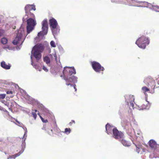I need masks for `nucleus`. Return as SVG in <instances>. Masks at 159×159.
I'll return each mask as SVG.
<instances>
[{
	"label": "nucleus",
	"mask_w": 159,
	"mask_h": 159,
	"mask_svg": "<svg viewBox=\"0 0 159 159\" xmlns=\"http://www.w3.org/2000/svg\"><path fill=\"white\" fill-rule=\"evenodd\" d=\"M50 45L51 46L53 47H56V45H55V43L53 41H52L50 42Z\"/></svg>",
	"instance_id": "nucleus-25"
},
{
	"label": "nucleus",
	"mask_w": 159,
	"mask_h": 159,
	"mask_svg": "<svg viewBox=\"0 0 159 159\" xmlns=\"http://www.w3.org/2000/svg\"><path fill=\"white\" fill-rule=\"evenodd\" d=\"M23 152V150H22L21 151H20L17 154H15L13 155L10 156L7 158V159H12L14 158L15 159L16 157H17L19 156Z\"/></svg>",
	"instance_id": "nucleus-16"
},
{
	"label": "nucleus",
	"mask_w": 159,
	"mask_h": 159,
	"mask_svg": "<svg viewBox=\"0 0 159 159\" xmlns=\"http://www.w3.org/2000/svg\"><path fill=\"white\" fill-rule=\"evenodd\" d=\"M130 106L132 107V108H133L134 104L133 102H130Z\"/></svg>",
	"instance_id": "nucleus-38"
},
{
	"label": "nucleus",
	"mask_w": 159,
	"mask_h": 159,
	"mask_svg": "<svg viewBox=\"0 0 159 159\" xmlns=\"http://www.w3.org/2000/svg\"><path fill=\"white\" fill-rule=\"evenodd\" d=\"M140 149L136 147V151L138 153H139V152Z\"/></svg>",
	"instance_id": "nucleus-36"
},
{
	"label": "nucleus",
	"mask_w": 159,
	"mask_h": 159,
	"mask_svg": "<svg viewBox=\"0 0 159 159\" xmlns=\"http://www.w3.org/2000/svg\"><path fill=\"white\" fill-rule=\"evenodd\" d=\"M1 42L3 44H5L7 42V40L6 38H3L1 39Z\"/></svg>",
	"instance_id": "nucleus-21"
},
{
	"label": "nucleus",
	"mask_w": 159,
	"mask_h": 159,
	"mask_svg": "<svg viewBox=\"0 0 159 159\" xmlns=\"http://www.w3.org/2000/svg\"><path fill=\"white\" fill-rule=\"evenodd\" d=\"M114 128L112 126H111L108 124H107L106 126V130L108 134L111 133L112 131H113Z\"/></svg>",
	"instance_id": "nucleus-13"
},
{
	"label": "nucleus",
	"mask_w": 159,
	"mask_h": 159,
	"mask_svg": "<svg viewBox=\"0 0 159 159\" xmlns=\"http://www.w3.org/2000/svg\"><path fill=\"white\" fill-rule=\"evenodd\" d=\"M143 82L148 87L150 86L152 87L154 86L155 81L151 77L149 76L144 79Z\"/></svg>",
	"instance_id": "nucleus-11"
},
{
	"label": "nucleus",
	"mask_w": 159,
	"mask_h": 159,
	"mask_svg": "<svg viewBox=\"0 0 159 159\" xmlns=\"http://www.w3.org/2000/svg\"><path fill=\"white\" fill-rule=\"evenodd\" d=\"M76 71L74 67H64L63 71V75H61V77L65 76H70L73 74H76Z\"/></svg>",
	"instance_id": "nucleus-6"
},
{
	"label": "nucleus",
	"mask_w": 159,
	"mask_h": 159,
	"mask_svg": "<svg viewBox=\"0 0 159 159\" xmlns=\"http://www.w3.org/2000/svg\"><path fill=\"white\" fill-rule=\"evenodd\" d=\"M40 119H41L42 121L44 123H46L48 122V120H47L46 119L44 120L42 116H40Z\"/></svg>",
	"instance_id": "nucleus-30"
},
{
	"label": "nucleus",
	"mask_w": 159,
	"mask_h": 159,
	"mask_svg": "<svg viewBox=\"0 0 159 159\" xmlns=\"http://www.w3.org/2000/svg\"><path fill=\"white\" fill-rule=\"evenodd\" d=\"M91 65L93 69L96 72L100 73L101 71L103 72L105 70L103 67L99 63L96 61L92 62ZM102 73L103 74V72Z\"/></svg>",
	"instance_id": "nucleus-7"
},
{
	"label": "nucleus",
	"mask_w": 159,
	"mask_h": 159,
	"mask_svg": "<svg viewBox=\"0 0 159 159\" xmlns=\"http://www.w3.org/2000/svg\"><path fill=\"white\" fill-rule=\"evenodd\" d=\"M34 111H35V112H35V113H36V112H37V110L36 109H35V110H34Z\"/></svg>",
	"instance_id": "nucleus-41"
},
{
	"label": "nucleus",
	"mask_w": 159,
	"mask_h": 159,
	"mask_svg": "<svg viewBox=\"0 0 159 159\" xmlns=\"http://www.w3.org/2000/svg\"><path fill=\"white\" fill-rule=\"evenodd\" d=\"M131 97L133 98V101H134V96H132Z\"/></svg>",
	"instance_id": "nucleus-40"
},
{
	"label": "nucleus",
	"mask_w": 159,
	"mask_h": 159,
	"mask_svg": "<svg viewBox=\"0 0 159 159\" xmlns=\"http://www.w3.org/2000/svg\"><path fill=\"white\" fill-rule=\"evenodd\" d=\"M44 50V46L42 44H36L33 48L31 54L36 58L39 61L41 57V53Z\"/></svg>",
	"instance_id": "nucleus-1"
},
{
	"label": "nucleus",
	"mask_w": 159,
	"mask_h": 159,
	"mask_svg": "<svg viewBox=\"0 0 159 159\" xmlns=\"http://www.w3.org/2000/svg\"><path fill=\"white\" fill-rule=\"evenodd\" d=\"M71 131L70 129V128H66L65 129L64 133L67 134H69Z\"/></svg>",
	"instance_id": "nucleus-23"
},
{
	"label": "nucleus",
	"mask_w": 159,
	"mask_h": 159,
	"mask_svg": "<svg viewBox=\"0 0 159 159\" xmlns=\"http://www.w3.org/2000/svg\"><path fill=\"white\" fill-rule=\"evenodd\" d=\"M140 110H143L146 109L147 108L148 106L145 104H142L140 106Z\"/></svg>",
	"instance_id": "nucleus-22"
},
{
	"label": "nucleus",
	"mask_w": 159,
	"mask_h": 159,
	"mask_svg": "<svg viewBox=\"0 0 159 159\" xmlns=\"http://www.w3.org/2000/svg\"><path fill=\"white\" fill-rule=\"evenodd\" d=\"M31 10H34V11L35 10L36 8L34 6L32 5H31Z\"/></svg>",
	"instance_id": "nucleus-34"
},
{
	"label": "nucleus",
	"mask_w": 159,
	"mask_h": 159,
	"mask_svg": "<svg viewBox=\"0 0 159 159\" xmlns=\"http://www.w3.org/2000/svg\"><path fill=\"white\" fill-rule=\"evenodd\" d=\"M118 3L131 5V3H134L135 2V0H118L116 1Z\"/></svg>",
	"instance_id": "nucleus-12"
},
{
	"label": "nucleus",
	"mask_w": 159,
	"mask_h": 159,
	"mask_svg": "<svg viewBox=\"0 0 159 159\" xmlns=\"http://www.w3.org/2000/svg\"><path fill=\"white\" fill-rule=\"evenodd\" d=\"M149 43L148 38L144 36L139 38L136 41L135 43L140 48L144 49L147 45Z\"/></svg>",
	"instance_id": "nucleus-2"
},
{
	"label": "nucleus",
	"mask_w": 159,
	"mask_h": 159,
	"mask_svg": "<svg viewBox=\"0 0 159 159\" xmlns=\"http://www.w3.org/2000/svg\"><path fill=\"white\" fill-rule=\"evenodd\" d=\"M75 124V120H71V121L69 123V125L70 126H71L73 124Z\"/></svg>",
	"instance_id": "nucleus-31"
},
{
	"label": "nucleus",
	"mask_w": 159,
	"mask_h": 159,
	"mask_svg": "<svg viewBox=\"0 0 159 159\" xmlns=\"http://www.w3.org/2000/svg\"><path fill=\"white\" fill-rule=\"evenodd\" d=\"M6 93L7 94H13L14 93H15V92L14 91H12L11 90H8L7 91Z\"/></svg>",
	"instance_id": "nucleus-27"
},
{
	"label": "nucleus",
	"mask_w": 159,
	"mask_h": 159,
	"mask_svg": "<svg viewBox=\"0 0 159 159\" xmlns=\"http://www.w3.org/2000/svg\"><path fill=\"white\" fill-rule=\"evenodd\" d=\"M1 66L6 69H9L10 68L11 66L7 65L4 61H2L1 63Z\"/></svg>",
	"instance_id": "nucleus-17"
},
{
	"label": "nucleus",
	"mask_w": 159,
	"mask_h": 159,
	"mask_svg": "<svg viewBox=\"0 0 159 159\" xmlns=\"http://www.w3.org/2000/svg\"><path fill=\"white\" fill-rule=\"evenodd\" d=\"M120 140H121V143L124 146H129V143H128V142L127 141L124 140L123 138L121 139Z\"/></svg>",
	"instance_id": "nucleus-18"
},
{
	"label": "nucleus",
	"mask_w": 159,
	"mask_h": 159,
	"mask_svg": "<svg viewBox=\"0 0 159 159\" xmlns=\"http://www.w3.org/2000/svg\"><path fill=\"white\" fill-rule=\"evenodd\" d=\"M23 31L20 30L18 31L16 37L15 39L13 41L12 43L15 45L20 43V42L21 44L22 43L23 41H22V38L23 36Z\"/></svg>",
	"instance_id": "nucleus-9"
},
{
	"label": "nucleus",
	"mask_w": 159,
	"mask_h": 159,
	"mask_svg": "<svg viewBox=\"0 0 159 159\" xmlns=\"http://www.w3.org/2000/svg\"><path fill=\"white\" fill-rule=\"evenodd\" d=\"M112 136L115 139L120 140L124 138V134L121 132L119 131L116 128H114L113 130Z\"/></svg>",
	"instance_id": "nucleus-10"
},
{
	"label": "nucleus",
	"mask_w": 159,
	"mask_h": 159,
	"mask_svg": "<svg viewBox=\"0 0 159 159\" xmlns=\"http://www.w3.org/2000/svg\"><path fill=\"white\" fill-rule=\"evenodd\" d=\"M63 79L65 80L66 82V84L67 86L70 85L73 87V84L71 83L72 82L74 83H76L77 81V78L74 76H70L63 77Z\"/></svg>",
	"instance_id": "nucleus-8"
},
{
	"label": "nucleus",
	"mask_w": 159,
	"mask_h": 159,
	"mask_svg": "<svg viewBox=\"0 0 159 159\" xmlns=\"http://www.w3.org/2000/svg\"><path fill=\"white\" fill-rule=\"evenodd\" d=\"M25 135V133L24 134V137Z\"/></svg>",
	"instance_id": "nucleus-43"
},
{
	"label": "nucleus",
	"mask_w": 159,
	"mask_h": 159,
	"mask_svg": "<svg viewBox=\"0 0 159 159\" xmlns=\"http://www.w3.org/2000/svg\"><path fill=\"white\" fill-rule=\"evenodd\" d=\"M5 96L6 95L5 94H0V98L3 99L5 98Z\"/></svg>",
	"instance_id": "nucleus-32"
},
{
	"label": "nucleus",
	"mask_w": 159,
	"mask_h": 159,
	"mask_svg": "<svg viewBox=\"0 0 159 159\" xmlns=\"http://www.w3.org/2000/svg\"><path fill=\"white\" fill-rule=\"evenodd\" d=\"M43 69L46 72H47L48 71V70L47 68V67L44 66H43Z\"/></svg>",
	"instance_id": "nucleus-33"
},
{
	"label": "nucleus",
	"mask_w": 159,
	"mask_h": 159,
	"mask_svg": "<svg viewBox=\"0 0 159 159\" xmlns=\"http://www.w3.org/2000/svg\"><path fill=\"white\" fill-rule=\"evenodd\" d=\"M28 14H29V16H28V17H30L31 18H35V16L33 13L30 12L28 13Z\"/></svg>",
	"instance_id": "nucleus-26"
},
{
	"label": "nucleus",
	"mask_w": 159,
	"mask_h": 159,
	"mask_svg": "<svg viewBox=\"0 0 159 159\" xmlns=\"http://www.w3.org/2000/svg\"><path fill=\"white\" fill-rule=\"evenodd\" d=\"M142 90L145 94H146V92L150 91L149 89L146 86L143 87L142 88Z\"/></svg>",
	"instance_id": "nucleus-19"
},
{
	"label": "nucleus",
	"mask_w": 159,
	"mask_h": 159,
	"mask_svg": "<svg viewBox=\"0 0 159 159\" xmlns=\"http://www.w3.org/2000/svg\"><path fill=\"white\" fill-rule=\"evenodd\" d=\"M16 120L17 123H18L19 124H20L19 122L18 121H17V120Z\"/></svg>",
	"instance_id": "nucleus-42"
},
{
	"label": "nucleus",
	"mask_w": 159,
	"mask_h": 159,
	"mask_svg": "<svg viewBox=\"0 0 159 159\" xmlns=\"http://www.w3.org/2000/svg\"><path fill=\"white\" fill-rule=\"evenodd\" d=\"M135 146L136 147L140 149L142 148V146L141 145L138 144L137 145H136Z\"/></svg>",
	"instance_id": "nucleus-35"
},
{
	"label": "nucleus",
	"mask_w": 159,
	"mask_h": 159,
	"mask_svg": "<svg viewBox=\"0 0 159 159\" xmlns=\"http://www.w3.org/2000/svg\"><path fill=\"white\" fill-rule=\"evenodd\" d=\"M73 86L74 87V88L75 89V91H77V89H76V85L75 84L74 85H73Z\"/></svg>",
	"instance_id": "nucleus-37"
},
{
	"label": "nucleus",
	"mask_w": 159,
	"mask_h": 159,
	"mask_svg": "<svg viewBox=\"0 0 159 159\" xmlns=\"http://www.w3.org/2000/svg\"><path fill=\"white\" fill-rule=\"evenodd\" d=\"M32 114L34 119H36L37 116L36 113L35 112H32Z\"/></svg>",
	"instance_id": "nucleus-29"
},
{
	"label": "nucleus",
	"mask_w": 159,
	"mask_h": 159,
	"mask_svg": "<svg viewBox=\"0 0 159 159\" xmlns=\"http://www.w3.org/2000/svg\"><path fill=\"white\" fill-rule=\"evenodd\" d=\"M38 115L39 116V117L40 118V116H42L40 115L39 113H38Z\"/></svg>",
	"instance_id": "nucleus-39"
},
{
	"label": "nucleus",
	"mask_w": 159,
	"mask_h": 159,
	"mask_svg": "<svg viewBox=\"0 0 159 159\" xmlns=\"http://www.w3.org/2000/svg\"><path fill=\"white\" fill-rule=\"evenodd\" d=\"M27 34H29L34 29V27L36 25L37 23L36 21L34 19L31 18L27 20Z\"/></svg>",
	"instance_id": "nucleus-4"
},
{
	"label": "nucleus",
	"mask_w": 159,
	"mask_h": 159,
	"mask_svg": "<svg viewBox=\"0 0 159 159\" xmlns=\"http://www.w3.org/2000/svg\"><path fill=\"white\" fill-rule=\"evenodd\" d=\"M4 33V31L3 30H0V37L3 35Z\"/></svg>",
	"instance_id": "nucleus-28"
},
{
	"label": "nucleus",
	"mask_w": 159,
	"mask_h": 159,
	"mask_svg": "<svg viewBox=\"0 0 159 159\" xmlns=\"http://www.w3.org/2000/svg\"><path fill=\"white\" fill-rule=\"evenodd\" d=\"M152 8L157 12H159V6H152Z\"/></svg>",
	"instance_id": "nucleus-24"
},
{
	"label": "nucleus",
	"mask_w": 159,
	"mask_h": 159,
	"mask_svg": "<svg viewBox=\"0 0 159 159\" xmlns=\"http://www.w3.org/2000/svg\"><path fill=\"white\" fill-rule=\"evenodd\" d=\"M31 58L32 59V56L31 57Z\"/></svg>",
	"instance_id": "nucleus-44"
},
{
	"label": "nucleus",
	"mask_w": 159,
	"mask_h": 159,
	"mask_svg": "<svg viewBox=\"0 0 159 159\" xmlns=\"http://www.w3.org/2000/svg\"><path fill=\"white\" fill-rule=\"evenodd\" d=\"M43 60L47 64L49 63L50 62V60L49 57H45L44 58Z\"/></svg>",
	"instance_id": "nucleus-20"
},
{
	"label": "nucleus",
	"mask_w": 159,
	"mask_h": 159,
	"mask_svg": "<svg viewBox=\"0 0 159 159\" xmlns=\"http://www.w3.org/2000/svg\"><path fill=\"white\" fill-rule=\"evenodd\" d=\"M148 144L150 147L152 148H155L156 146V142L153 139L150 140L148 143Z\"/></svg>",
	"instance_id": "nucleus-14"
},
{
	"label": "nucleus",
	"mask_w": 159,
	"mask_h": 159,
	"mask_svg": "<svg viewBox=\"0 0 159 159\" xmlns=\"http://www.w3.org/2000/svg\"><path fill=\"white\" fill-rule=\"evenodd\" d=\"M49 22L53 34L54 35H57L59 33L60 30L57 22L55 19L52 18L49 20Z\"/></svg>",
	"instance_id": "nucleus-3"
},
{
	"label": "nucleus",
	"mask_w": 159,
	"mask_h": 159,
	"mask_svg": "<svg viewBox=\"0 0 159 159\" xmlns=\"http://www.w3.org/2000/svg\"><path fill=\"white\" fill-rule=\"evenodd\" d=\"M31 5L30 4L26 5L25 7V10L26 15L27 16H29V14H28V13L30 12V11L31 10Z\"/></svg>",
	"instance_id": "nucleus-15"
},
{
	"label": "nucleus",
	"mask_w": 159,
	"mask_h": 159,
	"mask_svg": "<svg viewBox=\"0 0 159 159\" xmlns=\"http://www.w3.org/2000/svg\"><path fill=\"white\" fill-rule=\"evenodd\" d=\"M42 31L38 33V36L39 37L43 36L47 34L48 29V24L47 20L44 19L42 22Z\"/></svg>",
	"instance_id": "nucleus-5"
}]
</instances>
